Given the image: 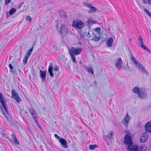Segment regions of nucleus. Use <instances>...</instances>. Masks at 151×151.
<instances>
[{"mask_svg": "<svg viewBox=\"0 0 151 151\" xmlns=\"http://www.w3.org/2000/svg\"><path fill=\"white\" fill-rule=\"evenodd\" d=\"M94 30L95 31L99 33L101 31V29L100 28L98 27L95 28Z\"/></svg>", "mask_w": 151, "mask_h": 151, "instance_id": "obj_33", "label": "nucleus"}, {"mask_svg": "<svg viewBox=\"0 0 151 151\" xmlns=\"http://www.w3.org/2000/svg\"><path fill=\"white\" fill-rule=\"evenodd\" d=\"M54 137L55 138H56V139H59L60 138V137L59 136H58L57 134H54Z\"/></svg>", "mask_w": 151, "mask_h": 151, "instance_id": "obj_39", "label": "nucleus"}, {"mask_svg": "<svg viewBox=\"0 0 151 151\" xmlns=\"http://www.w3.org/2000/svg\"><path fill=\"white\" fill-rule=\"evenodd\" d=\"M131 119V117L129 116L128 114L127 113L124 119L122 121V123L125 126L127 127L128 126L129 122Z\"/></svg>", "mask_w": 151, "mask_h": 151, "instance_id": "obj_12", "label": "nucleus"}, {"mask_svg": "<svg viewBox=\"0 0 151 151\" xmlns=\"http://www.w3.org/2000/svg\"><path fill=\"white\" fill-rule=\"evenodd\" d=\"M31 18L29 16H28L26 17V20L27 21H31Z\"/></svg>", "mask_w": 151, "mask_h": 151, "instance_id": "obj_35", "label": "nucleus"}, {"mask_svg": "<svg viewBox=\"0 0 151 151\" xmlns=\"http://www.w3.org/2000/svg\"><path fill=\"white\" fill-rule=\"evenodd\" d=\"M60 15L61 17L63 18H65L67 17L66 12L63 11H61L60 12Z\"/></svg>", "mask_w": 151, "mask_h": 151, "instance_id": "obj_22", "label": "nucleus"}, {"mask_svg": "<svg viewBox=\"0 0 151 151\" xmlns=\"http://www.w3.org/2000/svg\"><path fill=\"white\" fill-rule=\"evenodd\" d=\"M16 9L14 8H12L9 12V13H7L6 14V18L9 17L10 16L12 15L15 12Z\"/></svg>", "mask_w": 151, "mask_h": 151, "instance_id": "obj_20", "label": "nucleus"}, {"mask_svg": "<svg viewBox=\"0 0 151 151\" xmlns=\"http://www.w3.org/2000/svg\"><path fill=\"white\" fill-rule=\"evenodd\" d=\"M144 3H147L151 5V0H142Z\"/></svg>", "mask_w": 151, "mask_h": 151, "instance_id": "obj_32", "label": "nucleus"}, {"mask_svg": "<svg viewBox=\"0 0 151 151\" xmlns=\"http://www.w3.org/2000/svg\"><path fill=\"white\" fill-rule=\"evenodd\" d=\"M38 126L40 128V126L38 125Z\"/></svg>", "mask_w": 151, "mask_h": 151, "instance_id": "obj_49", "label": "nucleus"}, {"mask_svg": "<svg viewBox=\"0 0 151 151\" xmlns=\"http://www.w3.org/2000/svg\"><path fill=\"white\" fill-rule=\"evenodd\" d=\"M29 57L25 55V56L23 60V63H24V65L26 64Z\"/></svg>", "mask_w": 151, "mask_h": 151, "instance_id": "obj_28", "label": "nucleus"}, {"mask_svg": "<svg viewBox=\"0 0 151 151\" xmlns=\"http://www.w3.org/2000/svg\"><path fill=\"white\" fill-rule=\"evenodd\" d=\"M14 141V142L15 143L17 144H19V143L18 140H17V138H15V139H14V140H13Z\"/></svg>", "mask_w": 151, "mask_h": 151, "instance_id": "obj_38", "label": "nucleus"}, {"mask_svg": "<svg viewBox=\"0 0 151 151\" xmlns=\"http://www.w3.org/2000/svg\"><path fill=\"white\" fill-rule=\"evenodd\" d=\"M141 151H146L147 150V147L146 146L144 145L141 147Z\"/></svg>", "mask_w": 151, "mask_h": 151, "instance_id": "obj_31", "label": "nucleus"}, {"mask_svg": "<svg viewBox=\"0 0 151 151\" xmlns=\"http://www.w3.org/2000/svg\"><path fill=\"white\" fill-rule=\"evenodd\" d=\"M0 101L2 106H0L1 110L6 118L8 120L10 116L6 104V101L2 93H0Z\"/></svg>", "mask_w": 151, "mask_h": 151, "instance_id": "obj_1", "label": "nucleus"}, {"mask_svg": "<svg viewBox=\"0 0 151 151\" xmlns=\"http://www.w3.org/2000/svg\"><path fill=\"white\" fill-rule=\"evenodd\" d=\"M131 60L134 66H135L138 63V62L136 60L135 58L132 56L131 58Z\"/></svg>", "mask_w": 151, "mask_h": 151, "instance_id": "obj_23", "label": "nucleus"}, {"mask_svg": "<svg viewBox=\"0 0 151 151\" xmlns=\"http://www.w3.org/2000/svg\"><path fill=\"white\" fill-rule=\"evenodd\" d=\"M11 93L12 98L14 99L17 102L19 103V101L21 100V99L17 92L13 89L12 90Z\"/></svg>", "mask_w": 151, "mask_h": 151, "instance_id": "obj_7", "label": "nucleus"}, {"mask_svg": "<svg viewBox=\"0 0 151 151\" xmlns=\"http://www.w3.org/2000/svg\"><path fill=\"white\" fill-rule=\"evenodd\" d=\"M29 112L30 113L31 115H33L34 114H33V110L31 109H29Z\"/></svg>", "mask_w": 151, "mask_h": 151, "instance_id": "obj_41", "label": "nucleus"}, {"mask_svg": "<svg viewBox=\"0 0 151 151\" xmlns=\"http://www.w3.org/2000/svg\"><path fill=\"white\" fill-rule=\"evenodd\" d=\"M57 27L58 31L62 36H64L67 34L68 27L64 24L59 22L57 24Z\"/></svg>", "mask_w": 151, "mask_h": 151, "instance_id": "obj_3", "label": "nucleus"}, {"mask_svg": "<svg viewBox=\"0 0 151 151\" xmlns=\"http://www.w3.org/2000/svg\"><path fill=\"white\" fill-rule=\"evenodd\" d=\"M84 68L86 71L90 73L91 74H94L93 69L91 66H85Z\"/></svg>", "mask_w": 151, "mask_h": 151, "instance_id": "obj_16", "label": "nucleus"}, {"mask_svg": "<svg viewBox=\"0 0 151 151\" xmlns=\"http://www.w3.org/2000/svg\"><path fill=\"white\" fill-rule=\"evenodd\" d=\"M97 147V146L96 145H90L89 146V148L91 150H93L96 148Z\"/></svg>", "mask_w": 151, "mask_h": 151, "instance_id": "obj_30", "label": "nucleus"}, {"mask_svg": "<svg viewBox=\"0 0 151 151\" xmlns=\"http://www.w3.org/2000/svg\"><path fill=\"white\" fill-rule=\"evenodd\" d=\"M133 92L138 94L139 97L141 99H145L147 96L146 90L142 88L135 87L132 90Z\"/></svg>", "mask_w": 151, "mask_h": 151, "instance_id": "obj_2", "label": "nucleus"}, {"mask_svg": "<svg viewBox=\"0 0 151 151\" xmlns=\"http://www.w3.org/2000/svg\"><path fill=\"white\" fill-rule=\"evenodd\" d=\"M113 42V38L112 37L109 38L107 41V46L109 47H111L112 46Z\"/></svg>", "mask_w": 151, "mask_h": 151, "instance_id": "obj_21", "label": "nucleus"}, {"mask_svg": "<svg viewBox=\"0 0 151 151\" xmlns=\"http://www.w3.org/2000/svg\"><path fill=\"white\" fill-rule=\"evenodd\" d=\"M137 67L139 70L142 73H144L146 75L148 74V73L146 69L145 68L143 65L141 63L138 62L135 65Z\"/></svg>", "mask_w": 151, "mask_h": 151, "instance_id": "obj_8", "label": "nucleus"}, {"mask_svg": "<svg viewBox=\"0 0 151 151\" xmlns=\"http://www.w3.org/2000/svg\"><path fill=\"white\" fill-rule=\"evenodd\" d=\"M32 116L33 117V118H34L35 121V122L37 123V117L36 116H34V114L33 115H32Z\"/></svg>", "mask_w": 151, "mask_h": 151, "instance_id": "obj_37", "label": "nucleus"}, {"mask_svg": "<svg viewBox=\"0 0 151 151\" xmlns=\"http://www.w3.org/2000/svg\"><path fill=\"white\" fill-rule=\"evenodd\" d=\"M33 49V47H32L27 52L26 54V56L29 57L31 53L32 52Z\"/></svg>", "mask_w": 151, "mask_h": 151, "instance_id": "obj_26", "label": "nucleus"}, {"mask_svg": "<svg viewBox=\"0 0 151 151\" xmlns=\"http://www.w3.org/2000/svg\"><path fill=\"white\" fill-rule=\"evenodd\" d=\"M38 126L40 128V126L38 125Z\"/></svg>", "mask_w": 151, "mask_h": 151, "instance_id": "obj_50", "label": "nucleus"}, {"mask_svg": "<svg viewBox=\"0 0 151 151\" xmlns=\"http://www.w3.org/2000/svg\"><path fill=\"white\" fill-rule=\"evenodd\" d=\"M144 10L147 14L149 13V12H150L147 9H144Z\"/></svg>", "mask_w": 151, "mask_h": 151, "instance_id": "obj_42", "label": "nucleus"}, {"mask_svg": "<svg viewBox=\"0 0 151 151\" xmlns=\"http://www.w3.org/2000/svg\"><path fill=\"white\" fill-rule=\"evenodd\" d=\"M59 141L64 148H67L68 147L67 142L63 138H60V139Z\"/></svg>", "mask_w": 151, "mask_h": 151, "instance_id": "obj_17", "label": "nucleus"}, {"mask_svg": "<svg viewBox=\"0 0 151 151\" xmlns=\"http://www.w3.org/2000/svg\"><path fill=\"white\" fill-rule=\"evenodd\" d=\"M122 64V61L121 58H119L118 60L117 59H116L115 66L118 70L121 69Z\"/></svg>", "mask_w": 151, "mask_h": 151, "instance_id": "obj_13", "label": "nucleus"}, {"mask_svg": "<svg viewBox=\"0 0 151 151\" xmlns=\"http://www.w3.org/2000/svg\"><path fill=\"white\" fill-rule=\"evenodd\" d=\"M147 15H149L150 17H151V13L150 12H149V13L148 14H147Z\"/></svg>", "mask_w": 151, "mask_h": 151, "instance_id": "obj_47", "label": "nucleus"}, {"mask_svg": "<svg viewBox=\"0 0 151 151\" xmlns=\"http://www.w3.org/2000/svg\"><path fill=\"white\" fill-rule=\"evenodd\" d=\"M70 55V56L72 60L73 61L74 63H75L76 62V58L75 57V55Z\"/></svg>", "mask_w": 151, "mask_h": 151, "instance_id": "obj_29", "label": "nucleus"}, {"mask_svg": "<svg viewBox=\"0 0 151 151\" xmlns=\"http://www.w3.org/2000/svg\"><path fill=\"white\" fill-rule=\"evenodd\" d=\"M82 49L81 48L74 47H71L68 49V51L69 55H77L80 54Z\"/></svg>", "mask_w": 151, "mask_h": 151, "instance_id": "obj_4", "label": "nucleus"}, {"mask_svg": "<svg viewBox=\"0 0 151 151\" xmlns=\"http://www.w3.org/2000/svg\"><path fill=\"white\" fill-rule=\"evenodd\" d=\"M59 70V67L58 66H56L53 68V71L57 72Z\"/></svg>", "mask_w": 151, "mask_h": 151, "instance_id": "obj_34", "label": "nucleus"}, {"mask_svg": "<svg viewBox=\"0 0 151 151\" xmlns=\"http://www.w3.org/2000/svg\"><path fill=\"white\" fill-rule=\"evenodd\" d=\"M52 66V63H50V65L49 66L48 71L50 73V76L53 78L54 77V76L52 72L53 69Z\"/></svg>", "mask_w": 151, "mask_h": 151, "instance_id": "obj_19", "label": "nucleus"}, {"mask_svg": "<svg viewBox=\"0 0 151 151\" xmlns=\"http://www.w3.org/2000/svg\"><path fill=\"white\" fill-rule=\"evenodd\" d=\"M88 23L89 24H92L96 23V22L92 19L89 18L88 21Z\"/></svg>", "mask_w": 151, "mask_h": 151, "instance_id": "obj_27", "label": "nucleus"}, {"mask_svg": "<svg viewBox=\"0 0 151 151\" xmlns=\"http://www.w3.org/2000/svg\"><path fill=\"white\" fill-rule=\"evenodd\" d=\"M3 135L5 136V135L4 134H3Z\"/></svg>", "mask_w": 151, "mask_h": 151, "instance_id": "obj_52", "label": "nucleus"}, {"mask_svg": "<svg viewBox=\"0 0 151 151\" xmlns=\"http://www.w3.org/2000/svg\"><path fill=\"white\" fill-rule=\"evenodd\" d=\"M24 10H26L27 8V6L25 5L24 6Z\"/></svg>", "mask_w": 151, "mask_h": 151, "instance_id": "obj_46", "label": "nucleus"}, {"mask_svg": "<svg viewBox=\"0 0 151 151\" xmlns=\"http://www.w3.org/2000/svg\"><path fill=\"white\" fill-rule=\"evenodd\" d=\"M148 137V134L147 132L143 133L140 137V142L142 143H145Z\"/></svg>", "mask_w": 151, "mask_h": 151, "instance_id": "obj_11", "label": "nucleus"}, {"mask_svg": "<svg viewBox=\"0 0 151 151\" xmlns=\"http://www.w3.org/2000/svg\"><path fill=\"white\" fill-rule=\"evenodd\" d=\"M124 142L128 145V146L129 145L133 144L131 137L128 135H126L125 136Z\"/></svg>", "mask_w": 151, "mask_h": 151, "instance_id": "obj_10", "label": "nucleus"}, {"mask_svg": "<svg viewBox=\"0 0 151 151\" xmlns=\"http://www.w3.org/2000/svg\"><path fill=\"white\" fill-rule=\"evenodd\" d=\"M138 147L137 145H133V144L129 145L128 149L130 151H138Z\"/></svg>", "mask_w": 151, "mask_h": 151, "instance_id": "obj_14", "label": "nucleus"}, {"mask_svg": "<svg viewBox=\"0 0 151 151\" xmlns=\"http://www.w3.org/2000/svg\"><path fill=\"white\" fill-rule=\"evenodd\" d=\"M24 3L23 2H22L18 6V8L19 9L21 7L22 5Z\"/></svg>", "mask_w": 151, "mask_h": 151, "instance_id": "obj_45", "label": "nucleus"}, {"mask_svg": "<svg viewBox=\"0 0 151 151\" xmlns=\"http://www.w3.org/2000/svg\"><path fill=\"white\" fill-rule=\"evenodd\" d=\"M80 63H81V61H80L79 62Z\"/></svg>", "mask_w": 151, "mask_h": 151, "instance_id": "obj_51", "label": "nucleus"}, {"mask_svg": "<svg viewBox=\"0 0 151 151\" xmlns=\"http://www.w3.org/2000/svg\"><path fill=\"white\" fill-rule=\"evenodd\" d=\"M84 23L79 19L73 20V26L79 29H81L84 26Z\"/></svg>", "mask_w": 151, "mask_h": 151, "instance_id": "obj_5", "label": "nucleus"}, {"mask_svg": "<svg viewBox=\"0 0 151 151\" xmlns=\"http://www.w3.org/2000/svg\"><path fill=\"white\" fill-rule=\"evenodd\" d=\"M114 134V133L113 132H110V134H108V135L106 136V138L108 139H112L113 137Z\"/></svg>", "mask_w": 151, "mask_h": 151, "instance_id": "obj_25", "label": "nucleus"}, {"mask_svg": "<svg viewBox=\"0 0 151 151\" xmlns=\"http://www.w3.org/2000/svg\"><path fill=\"white\" fill-rule=\"evenodd\" d=\"M93 40L94 41H98V40H99V38H97V37H95L94 38H93Z\"/></svg>", "mask_w": 151, "mask_h": 151, "instance_id": "obj_43", "label": "nucleus"}, {"mask_svg": "<svg viewBox=\"0 0 151 151\" xmlns=\"http://www.w3.org/2000/svg\"><path fill=\"white\" fill-rule=\"evenodd\" d=\"M138 41L139 42V46L145 50H147L150 53V50L143 44L142 37L141 36H139L138 38Z\"/></svg>", "mask_w": 151, "mask_h": 151, "instance_id": "obj_9", "label": "nucleus"}, {"mask_svg": "<svg viewBox=\"0 0 151 151\" xmlns=\"http://www.w3.org/2000/svg\"><path fill=\"white\" fill-rule=\"evenodd\" d=\"M9 66L10 69V71L13 73H15L16 72V70L12 65L11 64H9Z\"/></svg>", "mask_w": 151, "mask_h": 151, "instance_id": "obj_24", "label": "nucleus"}, {"mask_svg": "<svg viewBox=\"0 0 151 151\" xmlns=\"http://www.w3.org/2000/svg\"><path fill=\"white\" fill-rule=\"evenodd\" d=\"M12 139L13 140H14V139H15V138H16V137H15V136H14V134H12Z\"/></svg>", "mask_w": 151, "mask_h": 151, "instance_id": "obj_44", "label": "nucleus"}, {"mask_svg": "<svg viewBox=\"0 0 151 151\" xmlns=\"http://www.w3.org/2000/svg\"><path fill=\"white\" fill-rule=\"evenodd\" d=\"M31 73L33 76L34 77H36V74L35 73V72L34 70V69H33V70L31 71Z\"/></svg>", "mask_w": 151, "mask_h": 151, "instance_id": "obj_36", "label": "nucleus"}, {"mask_svg": "<svg viewBox=\"0 0 151 151\" xmlns=\"http://www.w3.org/2000/svg\"><path fill=\"white\" fill-rule=\"evenodd\" d=\"M11 0H5V4H7L10 2Z\"/></svg>", "mask_w": 151, "mask_h": 151, "instance_id": "obj_40", "label": "nucleus"}, {"mask_svg": "<svg viewBox=\"0 0 151 151\" xmlns=\"http://www.w3.org/2000/svg\"><path fill=\"white\" fill-rule=\"evenodd\" d=\"M40 77L42 81H44L46 79V71L44 70L42 71L40 70Z\"/></svg>", "mask_w": 151, "mask_h": 151, "instance_id": "obj_15", "label": "nucleus"}, {"mask_svg": "<svg viewBox=\"0 0 151 151\" xmlns=\"http://www.w3.org/2000/svg\"><path fill=\"white\" fill-rule=\"evenodd\" d=\"M89 32H89H89H88V35H89V34H90Z\"/></svg>", "mask_w": 151, "mask_h": 151, "instance_id": "obj_48", "label": "nucleus"}, {"mask_svg": "<svg viewBox=\"0 0 151 151\" xmlns=\"http://www.w3.org/2000/svg\"><path fill=\"white\" fill-rule=\"evenodd\" d=\"M145 129L146 131L151 133V122L147 123L145 125Z\"/></svg>", "mask_w": 151, "mask_h": 151, "instance_id": "obj_18", "label": "nucleus"}, {"mask_svg": "<svg viewBox=\"0 0 151 151\" xmlns=\"http://www.w3.org/2000/svg\"><path fill=\"white\" fill-rule=\"evenodd\" d=\"M84 6L90 8L88 12L89 14L94 13L96 11L97 9L96 8L92 6L90 4L87 2H85L83 3Z\"/></svg>", "mask_w": 151, "mask_h": 151, "instance_id": "obj_6", "label": "nucleus"}]
</instances>
